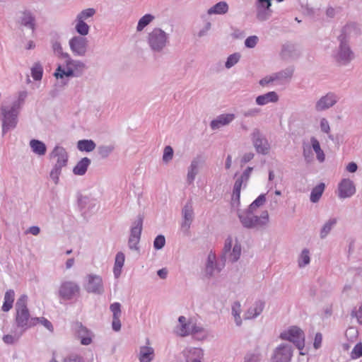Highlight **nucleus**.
I'll return each instance as SVG.
<instances>
[{
    "label": "nucleus",
    "instance_id": "32",
    "mask_svg": "<svg viewBox=\"0 0 362 362\" xmlns=\"http://www.w3.org/2000/svg\"><path fill=\"white\" fill-rule=\"evenodd\" d=\"M312 147L317 155V158L320 162H323L325 159V156L323 151L320 148L319 141L314 137L311 138Z\"/></svg>",
    "mask_w": 362,
    "mask_h": 362
},
{
    "label": "nucleus",
    "instance_id": "10",
    "mask_svg": "<svg viewBox=\"0 0 362 362\" xmlns=\"http://www.w3.org/2000/svg\"><path fill=\"white\" fill-rule=\"evenodd\" d=\"M71 50L75 55L84 56L87 50L88 40L82 37H74L69 41Z\"/></svg>",
    "mask_w": 362,
    "mask_h": 362
},
{
    "label": "nucleus",
    "instance_id": "63",
    "mask_svg": "<svg viewBox=\"0 0 362 362\" xmlns=\"http://www.w3.org/2000/svg\"><path fill=\"white\" fill-rule=\"evenodd\" d=\"M40 228L37 226H31L28 230L27 233H31L33 235H37L40 233Z\"/></svg>",
    "mask_w": 362,
    "mask_h": 362
},
{
    "label": "nucleus",
    "instance_id": "30",
    "mask_svg": "<svg viewBox=\"0 0 362 362\" xmlns=\"http://www.w3.org/2000/svg\"><path fill=\"white\" fill-rule=\"evenodd\" d=\"M228 10V4L224 1H221L217 3L213 7H211L208 13L209 14L215 13V14H224L227 13Z\"/></svg>",
    "mask_w": 362,
    "mask_h": 362
},
{
    "label": "nucleus",
    "instance_id": "38",
    "mask_svg": "<svg viewBox=\"0 0 362 362\" xmlns=\"http://www.w3.org/2000/svg\"><path fill=\"white\" fill-rule=\"evenodd\" d=\"M216 260V256L214 253L211 252L208 255L207 264L206 267V272L209 276L213 275L214 269V262Z\"/></svg>",
    "mask_w": 362,
    "mask_h": 362
},
{
    "label": "nucleus",
    "instance_id": "64",
    "mask_svg": "<svg viewBox=\"0 0 362 362\" xmlns=\"http://www.w3.org/2000/svg\"><path fill=\"white\" fill-rule=\"evenodd\" d=\"M274 80V78H272V76L265 77L259 81V83L261 86H264L269 84L270 82L273 81Z\"/></svg>",
    "mask_w": 362,
    "mask_h": 362
},
{
    "label": "nucleus",
    "instance_id": "15",
    "mask_svg": "<svg viewBox=\"0 0 362 362\" xmlns=\"http://www.w3.org/2000/svg\"><path fill=\"white\" fill-rule=\"evenodd\" d=\"M253 144L258 153L267 154L269 152V145L267 139L260 136L259 132L252 134Z\"/></svg>",
    "mask_w": 362,
    "mask_h": 362
},
{
    "label": "nucleus",
    "instance_id": "28",
    "mask_svg": "<svg viewBox=\"0 0 362 362\" xmlns=\"http://www.w3.org/2000/svg\"><path fill=\"white\" fill-rule=\"evenodd\" d=\"M79 291L78 286L74 282H64L60 290V294H75Z\"/></svg>",
    "mask_w": 362,
    "mask_h": 362
},
{
    "label": "nucleus",
    "instance_id": "35",
    "mask_svg": "<svg viewBox=\"0 0 362 362\" xmlns=\"http://www.w3.org/2000/svg\"><path fill=\"white\" fill-rule=\"evenodd\" d=\"M38 323L42 324L46 329H47L49 332H53L54 327L50 321L47 319L41 317H33V327L37 325Z\"/></svg>",
    "mask_w": 362,
    "mask_h": 362
},
{
    "label": "nucleus",
    "instance_id": "2",
    "mask_svg": "<svg viewBox=\"0 0 362 362\" xmlns=\"http://www.w3.org/2000/svg\"><path fill=\"white\" fill-rule=\"evenodd\" d=\"M86 65L81 61H75L69 58L66 62V69L59 66L54 73L56 78H62L64 76H74L80 75L85 69Z\"/></svg>",
    "mask_w": 362,
    "mask_h": 362
},
{
    "label": "nucleus",
    "instance_id": "50",
    "mask_svg": "<svg viewBox=\"0 0 362 362\" xmlns=\"http://www.w3.org/2000/svg\"><path fill=\"white\" fill-rule=\"evenodd\" d=\"M197 164L194 163H192L190 165V169L189 170L188 174H187V180L189 183L192 182L193 180H194L195 175H197Z\"/></svg>",
    "mask_w": 362,
    "mask_h": 362
},
{
    "label": "nucleus",
    "instance_id": "3",
    "mask_svg": "<svg viewBox=\"0 0 362 362\" xmlns=\"http://www.w3.org/2000/svg\"><path fill=\"white\" fill-rule=\"evenodd\" d=\"M280 338L292 342L300 351L305 346V335L301 329L292 326L280 334Z\"/></svg>",
    "mask_w": 362,
    "mask_h": 362
},
{
    "label": "nucleus",
    "instance_id": "47",
    "mask_svg": "<svg viewBox=\"0 0 362 362\" xmlns=\"http://www.w3.org/2000/svg\"><path fill=\"white\" fill-rule=\"evenodd\" d=\"M362 356V343H358L355 345L351 352V357L353 359H357Z\"/></svg>",
    "mask_w": 362,
    "mask_h": 362
},
{
    "label": "nucleus",
    "instance_id": "19",
    "mask_svg": "<svg viewBox=\"0 0 362 362\" xmlns=\"http://www.w3.org/2000/svg\"><path fill=\"white\" fill-rule=\"evenodd\" d=\"M243 177L236 180L231 198V204L233 207H238L240 205V191L243 185Z\"/></svg>",
    "mask_w": 362,
    "mask_h": 362
},
{
    "label": "nucleus",
    "instance_id": "39",
    "mask_svg": "<svg viewBox=\"0 0 362 362\" xmlns=\"http://www.w3.org/2000/svg\"><path fill=\"white\" fill-rule=\"evenodd\" d=\"M262 355L259 351L248 352L244 357V362H260Z\"/></svg>",
    "mask_w": 362,
    "mask_h": 362
},
{
    "label": "nucleus",
    "instance_id": "45",
    "mask_svg": "<svg viewBox=\"0 0 362 362\" xmlns=\"http://www.w3.org/2000/svg\"><path fill=\"white\" fill-rule=\"evenodd\" d=\"M336 219H331L328 222H327L321 230V237L325 238L329 233L332 227L336 224Z\"/></svg>",
    "mask_w": 362,
    "mask_h": 362
},
{
    "label": "nucleus",
    "instance_id": "18",
    "mask_svg": "<svg viewBox=\"0 0 362 362\" xmlns=\"http://www.w3.org/2000/svg\"><path fill=\"white\" fill-rule=\"evenodd\" d=\"M272 6L270 0H258L257 4L258 19L263 21L268 18L270 6Z\"/></svg>",
    "mask_w": 362,
    "mask_h": 362
},
{
    "label": "nucleus",
    "instance_id": "9",
    "mask_svg": "<svg viewBox=\"0 0 362 362\" xmlns=\"http://www.w3.org/2000/svg\"><path fill=\"white\" fill-rule=\"evenodd\" d=\"M148 40L153 49L160 50L165 45V33L160 29L156 28L149 34Z\"/></svg>",
    "mask_w": 362,
    "mask_h": 362
},
{
    "label": "nucleus",
    "instance_id": "55",
    "mask_svg": "<svg viewBox=\"0 0 362 362\" xmlns=\"http://www.w3.org/2000/svg\"><path fill=\"white\" fill-rule=\"evenodd\" d=\"M258 41V37L257 36H250L248 37L245 42V46L250 48H253L255 47Z\"/></svg>",
    "mask_w": 362,
    "mask_h": 362
},
{
    "label": "nucleus",
    "instance_id": "29",
    "mask_svg": "<svg viewBox=\"0 0 362 362\" xmlns=\"http://www.w3.org/2000/svg\"><path fill=\"white\" fill-rule=\"evenodd\" d=\"M231 313L234 317L235 325L240 326L242 325V318L240 317L241 305L239 302H234L231 307Z\"/></svg>",
    "mask_w": 362,
    "mask_h": 362
},
{
    "label": "nucleus",
    "instance_id": "51",
    "mask_svg": "<svg viewBox=\"0 0 362 362\" xmlns=\"http://www.w3.org/2000/svg\"><path fill=\"white\" fill-rule=\"evenodd\" d=\"M173 150L170 146H165L164 148L163 160L165 162H168L173 158Z\"/></svg>",
    "mask_w": 362,
    "mask_h": 362
},
{
    "label": "nucleus",
    "instance_id": "60",
    "mask_svg": "<svg viewBox=\"0 0 362 362\" xmlns=\"http://www.w3.org/2000/svg\"><path fill=\"white\" fill-rule=\"evenodd\" d=\"M3 341L7 344H13L17 341V338L13 335L6 334L4 336Z\"/></svg>",
    "mask_w": 362,
    "mask_h": 362
},
{
    "label": "nucleus",
    "instance_id": "62",
    "mask_svg": "<svg viewBox=\"0 0 362 362\" xmlns=\"http://www.w3.org/2000/svg\"><path fill=\"white\" fill-rule=\"evenodd\" d=\"M357 165L354 162L349 163L346 166V170L350 173H355L357 170Z\"/></svg>",
    "mask_w": 362,
    "mask_h": 362
},
{
    "label": "nucleus",
    "instance_id": "17",
    "mask_svg": "<svg viewBox=\"0 0 362 362\" xmlns=\"http://www.w3.org/2000/svg\"><path fill=\"white\" fill-rule=\"evenodd\" d=\"M336 102L337 100L335 95L332 93H328L317 101L316 104V110L317 111H322L334 105Z\"/></svg>",
    "mask_w": 362,
    "mask_h": 362
},
{
    "label": "nucleus",
    "instance_id": "34",
    "mask_svg": "<svg viewBox=\"0 0 362 362\" xmlns=\"http://www.w3.org/2000/svg\"><path fill=\"white\" fill-rule=\"evenodd\" d=\"M34 18L30 12L25 11L23 13V16L21 20V23L25 26H29L33 30L34 29Z\"/></svg>",
    "mask_w": 362,
    "mask_h": 362
},
{
    "label": "nucleus",
    "instance_id": "42",
    "mask_svg": "<svg viewBox=\"0 0 362 362\" xmlns=\"http://www.w3.org/2000/svg\"><path fill=\"white\" fill-rule=\"evenodd\" d=\"M141 230H142V221H141V219H139L134 223V226L132 227V228L131 230L130 236H132V237L136 236V237L140 238Z\"/></svg>",
    "mask_w": 362,
    "mask_h": 362
},
{
    "label": "nucleus",
    "instance_id": "20",
    "mask_svg": "<svg viewBox=\"0 0 362 362\" xmlns=\"http://www.w3.org/2000/svg\"><path fill=\"white\" fill-rule=\"evenodd\" d=\"M235 118L234 114L221 115L216 119L211 122V127L213 129H218L222 126L226 125L232 122Z\"/></svg>",
    "mask_w": 362,
    "mask_h": 362
},
{
    "label": "nucleus",
    "instance_id": "27",
    "mask_svg": "<svg viewBox=\"0 0 362 362\" xmlns=\"http://www.w3.org/2000/svg\"><path fill=\"white\" fill-rule=\"evenodd\" d=\"M353 56L352 52L350 51L349 48L343 42H341L340 45V50L339 53V62L343 63H346L349 60L351 59Z\"/></svg>",
    "mask_w": 362,
    "mask_h": 362
},
{
    "label": "nucleus",
    "instance_id": "21",
    "mask_svg": "<svg viewBox=\"0 0 362 362\" xmlns=\"http://www.w3.org/2000/svg\"><path fill=\"white\" fill-rule=\"evenodd\" d=\"M279 100V96L274 91L269 92L266 94L259 95L256 98V103L259 105H264L269 103H276Z\"/></svg>",
    "mask_w": 362,
    "mask_h": 362
},
{
    "label": "nucleus",
    "instance_id": "14",
    "mask_svg": "<svg viewBox=\"0 0 362 362\" xmlns=\"http://www.w3.org/2000/svg\"><path fill=\"white\" fill-rule=\"evenodd\" d=\"M339 196L341 198H346L352 196L355 192V186L349 179H344L339 184Z\"/></svg>",
    "mask_w": 362,
    "mask_h": 362
},
{
    "label": "nucleus",
    "instance_id": "16",
    "mask_svg": "<svg viewBox=\"0 0 362 362\" xmlns=\"http://www.w3.org/2000/svg\"><path fill=\"white\" fill-rule=\"evenodd\" d=\"M185 356L186 362H201L204 352L200 348H189L185 351Z\"/></svg>",
    "mask_w": 362,
    "mask_h": 362
},
{
    "label": "nucleus",
    "instance_id": "57",
    "mask_svg": "<svg viewBox=\"0 0 362 362\" xmlns=\"http://www.w3.org/2000/svg\"><path fill=\"white\" fill-rule=\"evenodd\" d=\"M322 335L321 333H316L314 339L313 346L315 349H318L322 346Z\"/></svg>",
    "mask_w": 362,
    "mask_h": 362
},
{
    "label": "nucleus",
    "instance_id": "13",
    "mask_svg": "<svg viewBox=\"0 0 362 362\" xmlns=\"http://www.w3.org/2000/svg\"><path fill=\"white\" fill-rule=\"evenodd\" d=\"M50 157L57 159L55 164L56 170H60L66 165L68 156L65 149L62 147L56 146L51 153Z\"/></svg>",
    "mask_w": 362,
    "mask_h": 362
},
{
    "label": "nucleus",
    "instance_id": "44",
    "mask_svg": "<svg viewBox=\"0 0 362 362\" xmlns=\"http://www.w3.org/2000/svg\"><path fill=\"white\" fill-rule=\"evenodd\" d=\"M182 214L185 220H189L192 221L193 209L191 204H187L185 206L182 210Z\"/></svg>",
    "mask_w": 362,
    "mask_h": 362
},
{
    "label": "nucleus",
    "instance_id": "6",
    "mask_svg": "<svg viewBox=\"0 0 362 362\" xmlns=\"http://www.w3.org/2000/svg\"><path fill=\"white\" fill-rule=\"evenodd\" d=\"M265 303L260 300L247 301L246 310L244 313V320H253L257 318L263 311Z\"/></svg>",
    "mask_w": 362,
    "mask_h": 362
},
{
    "label": "nucleus",
    "instance_id": "26",
    "mask_svg": "<svg viewBox=\"0 0 362 362\" xmlns=\"http://www.w3.org/2000/svg\"><path fill=\"white\" fill-rule=\"evenodd\" d=\"M90 163V160L88 158H82L74 167V173L78 175H84Z\"/></svg>",
    "mask_w": 362,
    "mask_h": 362
},
{
    "label": "nucleus",
    "instance_id": "58",
    "mask_svg": "<svg viewBox=\"0 0 362 362\" xmlns=\"http://www.w3.org/2000/svg\"><path fill=\"white\" fill-rule=\"evenodd\" d=\"M112 327L115 332H119L121 329L120 317H112Z\"/></svg>",
    "mask_w": 362,
    "mask_h": 362
},
{
    "label": "nucleus",
    "instance_id": "31",
    "mask_svg": "<svg viewBox=\"0 0 362 362\" xmlns=\"http://www.w3.org/2000/svg\"><path fill=\"white\" fill-rule=\"evenodd\" d=\"M325 184L320 183L314 187L310 194V201L312 202H317L321 197L324 190H325Z\"/></svg>",
    "mask_w": 362,
    "mask_h": 362
},
{
    "label": "nucleus",
    "instance_id": "24",
    "mask_svg": "<svg viewBox=\"0 0 362 362\" xmlns=\"http://www.w3.org/2000/svg\"><path fill=\"white\" fill-rule=\"evenodd\" d=\"M125 260V257L124 253L122 252H119L115 257V265L113 268L114 275L116 278H118L122 272V269L123 267L124 263Z\"/></svg>",
    "mask_w": 362,
    "mask_h": 362
},
{
    "label": "nucleus",
    "instance_id": "7",
    "mask_svg": "<svg viewBox=\"0 0 362 362\" xmlns=\"http://www.w3.org/2000/svg\"><path fill=\"white\" fill-rule=\"evenodd\" d=\"M1 115L3 133H5L16 126L17 112L13 107H11L8 110L6 108L2 107Z\"/></svg>",
    "mask_w": 362,
    "mask_h": 362
},
{
    "label": "nucleus",
    "instance_id": "25",
    "mask_svg": "<svg viewBox=\"0 0 362 362\" xmlns=\"http://www.w3.org/2000/svg\"><path fill=\"white\" fill-rule=\"evenodd\" d=\"M30 146L32 151L38 156H44L47 151L45 144L37 139H32L30 141Z\"/></svg>",
    "mask_w": 362,
    "mask_h": 362
},
{
    "label": "nucleus",
    "instance_id": "59",
    "mask_svg": "<svg viewBox=\"0 0 362 362\" xmlns=\"http://www.w3.org/2000/svg\"><path fill=\"white\" fill-rule=\"evenodd\" d=\"M140 238L137 237L130 236L129 239V246L131 249H137V245L139 242Z\"/></svg>",
    "mask_w": 362,
    "mask_h": 362
},
{
    "label": "nucleus",
    "instance_id": "52",
    "mask_svg": "<svg viewBox=\"0 0 362 362\" xmlns=\"http://www.w3.org/2000/svg\"><path fill=\"white\" fill-rule=\"evenodd\" d=\"M110 309L112 313V317L121 316V305L119 303H114L110 305Z\"/></svg>",
    "mask_w": 362,
    "mask_h": 362
},
{
    "label": "nucleus",
    "instance_id": "53",
    "mask_svg": "<svg viewBox=\"0 0 362 362\" xmlns=\"http://www.w3.org/2000/svg\"><path fill=\"white\" fill-rule=\"evenodd\" d=\"M165 243V240L164 236L158 235L153 243L154 247L157 250L161 249Z\"/></svg>",
    "mask_w": 362,
    "mask_h": 362
},
{
    "label": "nucleus",
    "instance_id": "8",
    "mask_svg": "<svg viewBox=\"0 0 362 362\" xmlns=\"http://www.w3.org/2000/svg\"><path fill=\"white\" fill-rule=\"evenodd\" d=\"M223 250L225 255L229 253L228 259L231 262L237 261L241 254L240 245L238 243L236 239L233 240L231 237L226 240Z\"/></svg>",
    "mask_w": 362,
    "mask_h": 362
},
{
    "label": "nucleus",
    "instance_id": "5",
    "mask_svg": "<svg viewBox=\"0 0 362 362\" xmlns=\"http://www.w3.org/2000/svg\"><path fill=\"white\" fill-rule=\"evenodd\" d=\"M293 356L292 346L288 344H281L274 351L272 362H291Z\"/></svg>",
    "mask_w": 362,
    "mask_h": 362
},
{
    "label": "nucleus",
    "instance_id": "23",
    "mask_svg": "<svg viewBox=\"0 0 362 362\" xmlns=\"http://www.w3.org/2000/svg\"><path fill=\"white\" fill-rule=\"evenodd\" d=\"M190 335L199 340L206 339L208 336V332L200 325H197L193 321L191 327Z\"/></svg>",
    "mask_w": 362,
    "mask_h": 362
},
{
    "label": "nucleus",
    "instance_id": "33",
    "mask_svg": "<svg viewBox=\"0 0 362 362\" xmlns=\"http://www.w3.org/2000/svg\"><path fill=\"white\" fill-rule=\"evenodd\" d=\"M77 147L81 151L90 152L95 149V144L92 140H81L78 142Z\"/></svg>",
    "mask_w": 362,
    "mask_h": 362
},
{
    "label": "nucleus",
    "instance_id": "22",
    "mask_svg": "<svg viewBox=\"0 0 362 362\" xmlns=\"http://www.w3.org/2000/svg\"><path fill=\"white\" fill-rule=\"evenodd\" d=\"M154 357V350L150 346H141L139 350V359L140 362H151Z\"/></svg>",
    "mask_w": 362,
    "mask_h": 362
},
{
    "label": "nucleus",
    "instance_id": "4",
    "mask_svg": "<svg viewBox=\"0 0 362 362\" xmlns=\"http://www.w3.org/2000/svg\"><path fill=\"white\" fill-rule=\"evenodd\" d=\"M239 218L244 226L252 228L265 225L269 221V214L267 211H264L258 217L252 214V210L249 209L247 211L240 214Z\"/></svg>",
    "mask_w": 362,
    "mask_h": 362
},
{
    "label": "nucleus",
    "instance_id": "46",
    "mask_svg": "<svg viewBox=\"0 0 362 362\" xmlns=\"http://www.w3.org/2000/svg\"><path fill=\"white\" fill-rule=\"evenodd\" d=\"M310 262L309 251L308 250H303L298 259L300 267H304Z\"/></svg>",
    "mask_w": 362,
    "mask_h": 362
},
{
    "label": "nucleus",
    "instance_id": "56",
    "mask_svg": "<svg viewBox=\"0 0 362 362\" xmlns=\"http://www.w3.org/2000/svg\"><path fill=\"white\" fill-rule=\"evenodd\" d=\"M64 362H84V361L80 356L72 354L68 357L65 358Z\"/></svg>",
    "mask_w": 362,
    "mask_h": 362
},
{
    "label": "nucleus",
    "instance_id": "61",
    "mask_svg": "<svg viewBox=\"0 0 362 362\" xmlns=\"http://www.w3.org/2000/svg\"><path fill=\"white\" fill-rule=\"evenodd\" d=\"M320 127L322 132L328 133L329 131V125L327 119H322L320 122Z\"/></svg>",
    "mask_w": 362,
    "mask_h": 362
},
{
    "label": "nucleus",
    "instance_id": "43",
    "mask_svg": "<svg viewBox=\"0 0 362 362\" xmlns=\"http://www.w3.org/2000/svg\"><path fill=\"white\" fill-rule=\"evenodd\" d=\"M13 296H5L4 301L1 308L3 311L8 312L12 308L14 301Z\"/></svg>",
    "mask_w": 362,
    "mask_h": 362
},
{
    "label": "nucleus",
    "instance_id": "54",
    "mask_svg": "<svg viewBox=\"0 0 362 362\" xmlns=\"http://www.w3.org/2000/svg\"><path fill=\"white\" fill-rule=\"evenodd\" d=\"M265 202V197L264 195L259 196L257 199H256L250 206V210H254L257 207L262 205Z\"/></svg>",
    "mask_w": 362,
    "mask_h": 362
},
{
    "label": "nucleus",
    "instance_id": "12",
    "mask_svg": "<svg viewBox=\"0 0 362 362\" xmlns=\"http://www.w3.org/2000/svg\"><path fill=\"white\" fill-rule=\"evenodd\" d=\"M86 289L89 293H100L103 291V281L100 276L88 275L86 277Z\"/></svg>",
    "mask_w": 362,
    "mask_h": 362
},
{
    "label": "nucleus",
    "instance_id": "40",
    "mask_svg": "<svg viewBox=\"0 0 362 362\" xmlns=\"http://www.w3.org/2000/svg\"><path fill=\"white\" fill-rule=\"evenodd\" d=\"M351 317H355L359 324H362V303H359L355 306L351 313Z\"/></svg>",
    "mask_w": 362,
    "mask_h": 362
},
{
    "label": "nucleus",
    "instance_id": "41",
    "mask_svg": "<svg viewBox=\"0 0 362 362\" xmlns=\"http://www.w3.org/2000/svg\"><path fill=\"white\" fill-rule=\"evenodd\" d=\"M42 67L40 64H35L31 69L32 77L36 81L42 78Z\"/></svg>",
    "mask_w": 362,
    "mask_h": 362
},
{
    "label": "nucleus",
    "instance_id": "36",
    "mask_svg": "<svg viewBox=\"0 0 362 362\" xmlns=\"http://www.w3.org/2000/svg\"><path fill=\"white\" fill-rule=\"evenodd\" d=\"M154 16L151 14L144 15L139 21L137 25V31H141L144 28L147 26L153 20Z\"/></svg>",
    "mask_w": 362,
    "mask_h": 362
},
{
    "label": "nucleus",
    "instance_id": "48",
    "mask_svg": "<svg viewBox=\"0 0 362 362\" xmlns=\"http://www.w3.org/2000/svg\"><path fill=\"white\" fill-rule=\"evenodd\" d=\"M95 11L93 8H87L81 11L77 16V18L85 21L88 18L92 17L95 14Z\"/></svg>",
    "mask_w": 362,
    "mask_h": 362
},
{
    "label": "nucleus",
    "instance_id": "11",
    "mask_svg": "<svg viewBox=\"0 0 362 362\" xmlns=\"http://www.w3.org/2000/svg\"><path fill=\"white\" fill-rule=\"evenodd\" d=\"M193 319H187L185 316H180L178 325L175 327V332L177 336L184 337L190 335Z\"/></svg>",
    "mask_w": 362,
    "mask_h": 362
},
{
    "label": "nucleus",
    "instance_id": "37",
    "mask_svg": "<svg viewBox=\"0 0 362 362\" xmlns=\"http://www.w3.org/2000/svg\"><path fill=\"white\" fill-rule=\"evenodd\" d=\"M76 25L75 28L78 33L81 35H86L89 32V26L82 20L76 19Z\"/></svg>",
    "mask_w": 362,
    "mask_h": 362
},
{
    "label": "nucleus",
    "instance_id": "1",
    "mask_svg": "<svg viewBox=\"0 0 362 362\" xmlns=\"http://www.w3.org/2000/svg\"><path fill=\"white\" fill-rule=\"evenodd\" d=\"M16 323L22 332L33 327V318L30 317L27 308V296H21L16 303Z\"/></svg>",
    "mask_w": 362,
    "mask_h": 362
},
{
    "label": "nucleus",
    "instance_id": "49",
    "mask_svg": "<svg viewBox=\"0 0 362 362\" xmlns=\"http://www.w3.org/2000/svg\"><path fill=\"white\" fill-rule=\"evenodd\" d=\"M240 57V56L238 53H235V54L230 55L228 57L227 61L226 62V66L228 69L232 67L233 65H235L239 61Z\"/></svg>",
    "mask_w": 362,
    "mask_h": 362
}]
</instances>
